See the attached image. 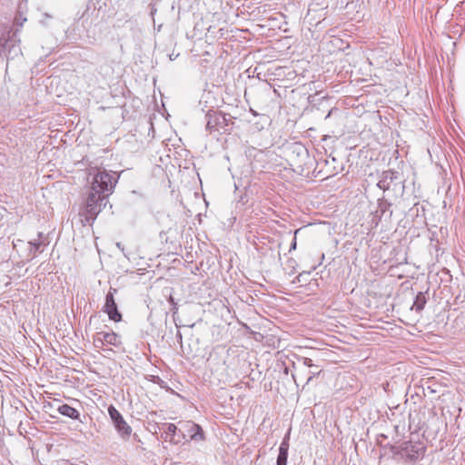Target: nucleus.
Wrapping results in <instances>:
<instances>
[{
    "instance_id": "f257e3e1",
    "label": "nucleus",
    "mask_w": 465,
    "mask_h": 465,
    "mask_svg": "<svg viewBox=\"0 0 465 465\" xmlns=\"http://www.w3.org/2000/svg\"><path fill=\"white\" fill-rule=\"evenodd\" d=\"M119 176H114L107 171L97 172L93 178L90 193L84 207L80 210L83 225H92L97 215L108 203V196L113 193Z\"/></svg>"
},
{
    "instance_id": "f03ea898",
    "label": "nucleus",
    "mask_w": 465,
    "mask_h": 465,
    "mask_svg": "<svg viewBox=\"0 0 465 465\" xmlns=\"http://www.w3.org/2000/svg\"><path fill=\"white\" fill-rule=\"evenodd\" d=\"M405 180L402 175L393 169H388L379 174L377 187L388 193L391 198L397 200L401 198L405 192Z\"/></svg>"
},
{
    "instance_id": "7ed1b4c3",
    "label": "nucleus",
    "mask_w": 465,
    "mask_h": 465,
    "mask_svg": "<svg viewBox=\"0 0 465 465\" xmlns=\"http://www.w3.org/2000/svg\"><path fill=\"white\" fill-rule=\"evenodd\" d=\"M390 450L393 459L414 463L424 457L426 447L420 442L406 440L391 445Z\"/></svg>"
},
{
    "instance_id": "20e7f679",
    "label": "nucleus",
    "mask_w": 465,
    "mask_h": 465,
    "mask_svg": "<svg viewBox=\"0 0 465 465\" xmlns=\"http://www.w3.org/2000/svg\"><path fill=\"white\" fill-rule=\"evenodd\" d=\"M108 414L121 439L124 440H129L133 430L131 426L124 420L123 415L113 405L108 407Z\"/></svg>"
},
{
    "instance_id": "39448f33",
    "label": "nucleus",
    "mask_w": 465,
    "mask_h": 465,
    "mask_svg": "<svg viewBox=\"0 0 465 465\" xmlns=\"http://www.w3.org/2000/svg\"><path fill=\"white\" fill-rule=\"evenodd\" d=\"M206 130L210 133H225L228 131V120L222 112L210 110L206 114Z\"/></svg>"
},
{
    "instance_id": "423d86ee",
    "label": "nucleus",
    "mask_w": 465,
    "mask_h": 465,
    "mask_svg": "<svg viewBox=\"0 0 465 465\" xmlns=\"http://www.w3.org/2000/svg\"><path fill=\"white\" fill-rule=\"evenodd\" d=\"M179 432L182 433L183 439L188 437L190 440L203 441L205 439L203 428L192 420L183 422L181 428H179Z\"/></svg>"
},
{
    "instance_id": "0eeeda50",
    "label": "nucleus",
    "mask_w": 465,
    "mask_h": 465,
    "mask_svg": "<svg viewBox=\"0 0 465 465\" xmlns=\"http://www.w3.org/2000/svg\"><path fill=\"white\" fill-rule=\"evenodd\" d=\"M117 292L115 288H110L108 293L105 296V303L104 306V312L107 313L109 319L114 322L122 321V313L118 311L117 304L114 300V294Z\"/></svg>"
},
{
    "instance_id": "6e6552de",
    "label": "nucleus",
    "mask_w": 465,
    "mask_h": 465,
    "mask_svg": "<svg viewBox=\"0 0 465 465\" xmlns=\"http://www.w3.org/2000/svg\"><path fill=\"white\" fill-rule=\"evenodd\" d=\"M391 206L392 203L386 199L385 195H383L381 198H379L377 201L375 217H377L379 221H381L382 218L390 220L393 213Z\"/></svg>"
},
{
    "instance_id": "1a4fd4ad",
    "label": "nucleus",
    "mask_w": 465,
    "mask_h": 465,
    "mask_svg": "<svg viewBox=\"0 0 465 465\" xmlns=\"http://www.w3.org/2000/svg\"><path fill=\"white\" fill-rule=\"evenodd\" d=\"M17 42H19V40L16 39L15 34H13L7 39L0 38V55L5 52H8V55L12 53H14L15 55L21 53L19 46L16 45Z\"/></svg>"
},
{
    "instance_id": "9d476101",
    "label": "nucleus",
    "mask_w": 465,
    "mask_h": 465,
    "mask_svg": "<svg viewBox=\"0 0 465 465\" xmlns=\"http://www.w3.org/2000/svg\"><path fill=\"white\" fill-rule=\"evenodd\" d=\"M163 433L162 438L165 441H170L173 444L181 443V439H176V434L179 432V428L173 423H162Z\"/></svg>"
},
{
    "instance_id": "9b49d317",
    "label": "nucleus",
    "mask_w": 465,
    "mask_h": 465,
    "mask_svg": "<svg viewBox=\"0 0 465 465\" xmlns=\"http://www.w3.org/2000/svg\"><path fill=\"white\" fill-rule=\"evenodd\" d=\"M336 162L337 159L335 157L330 156L328 159H324L317 163L318 165L323 163L326 167V170L324 171L325 178L334 176L341 172L342 168L336 166Z\"/></svg>"
},
{
    "instance_id": "f8f14e48",
    "label": "nucleus",
    "mask_w": 465,
    "mask_h": 465,
    "mask_svg": "<svg viewBox=\"0 0 465 465\" xmlns=\"http://www.w3.org/2000/svg\"><path fill=\"white\" fill-rule=\"evenodd\" d=\"M43 237V232L38 233V239L28 242L29 244V256L31 259L36 257L37 252L42 253L44 252L45 246L48 244L45 241L41 240Z\"/></svg>"
},
{
    "instance_id": "ddd939ff",
    "label": "nucleus",
    "mask_w": 465,
    "mask_h": 465,
    "mask_svg": "<svg viewBox=\"0 0 465 465\" xmlns=\"http://www.w3.org/2000/svg\"><path fill=\"white\" fill-rule=\"evenodd\" d=\"M289 450V436H285L279 447V454L276 460V465H287Z\"/></svg>"
},
{
    "instance_id": "4468645a",
    "label": "nucleus",
    "mask_w": 465,
    "mask_h": 465,
    "mask_svg": "<svg viewBox=\"0 0 465 465\" xmlns=\"http://www.w3.org/2000/svg\"><path fill=\"white\" fill-rule=\"evenodd\" d=\"M57 411L63 415V416H65V417H68L72 420H80V413L79 411L71 407L70 405L68 404H61L58 406L57 408Z\"/></svg>"
},
{
    "instance_id": "2eb2a0df",
    "label": "nucleus",
    "mask_w": 465,
    "mask_h": 465,
    "mask_svg": "<svg viewBox=\"0 0 465 465\" xmlns=\"http://www.w3.org/2000/svg\"><path fill=\"white\" fill-rule=\"evenodd\" d=\"M100 335L103 336V340L105 341V344L113 345L114 347H120L122 344L121 337L115 332L100 331Z\"/></svg>"
},
{
    "instance_id": "dca6fc26",
    "label": "nucleus",
    "mask_w": 465,
    "mask_h": 465,
    "mask_svg": "<svg viewBox=\"0 0 465 465\" xmlns=\"http://www.w3.org/2000/svg\"><path fill=\"white\" fill-rule=\"evenodd\" d=\"M427 292H419L415 297L411 309H414L417 312H420L427 303Z\"/></svg>"
},
{
    "instance_id": "f3484780",
    "label": "nucleus",
    "mask_w": 465,
    "mask_h": 465,
    "mask_svg": "<svg viewBox=\"0 0 465 465\" xmlns=\"http://www.w3.org/2000/svg\"><path fill=\"white\" fill-rule=\"evenodd\" d=\"M290 149L292 153L296 154L297 157H301L302 159L308 157V150L303 144L300 143H293Z\"/></svg>"
},
{
    "instance_id": "a211bd4d",
    "label": "nucleus",
    "mask_w": 465,
    "mask_h": 465,
    "mask_svg": "<svg viewBox=\"0 0 465 465\" xmlns=\"http://www.w3.org/2000/svg\"><path fill=\"white\" fill-rule=\"evenodd\" d=\"M94 344L96 348H102L105 344V341L103 340V336L100 335V332H97L94 336Z\"/></svg>"
},
{
    "instance_id": "6ab92c4d",
    "label": "nucleus",
    "mask_w": 465,
    "mask_h": 465,
    "mask_svg": "<svg viewBox=\"0 0 465 465\" xmlns=\"http://www.w3.org/2000/svg\"><path fill=\"white\" fill-rule=\"evenodd\" d=\"M321 372H322V369L319 366H318V368L312 367V370L310 371L311 376L307 379L306 383H309L312 380L313 377L320 375Z\"/></svg>"
},
{
    "instance_id": "aec40b11",
    "label": "nucleus",
    "mask_w": 465,
    "mask_h": 465,
    "mask_svg": "<svg viewBox=\"0 0 465 465\" xmlns=\"http://www.w3.org/2000/svg\"><path fill=\"white\" fill-rule=\"evenodd\" d=\"M309 274H310V272H302V273H300L299 275H297V276L295 277V279L292 281V282H293V283H300V282H302L306 281L304 278H305V276H307V275H309Z\"/></svg>"
},
{
    "instance_id": "412c9836",
    "label": "nucleus",
    "mask_w": 465,
    "mask_h": 465,
    "mask_svg": "<svg viewBox=\"0 0 465 465\" xmlns=\"http://www.w3.org/2000/svg\"><path fill=\"white\" fill-rule=\"evenodd\" d=\"M300 230H301V229H297V230H295V231H294V237H293V239H292V242L291 246H290V249H289V252H292V251H294V250H296V248H297L296 235H297V233L300 232Z\"/></svg>"
},
{
    "instance_id": "4be33fe9",
    "label": "nucleus",
    "mask_w": 465,
    "mask_h": 465,
    "mask_svg": "<svg viewBox=\"0 0 465 465\" xmlns=\"http://www.w3.org/2000/svg\"><path fill=\"white\" fill-rule=\"evenodd\" d=\"M301 360H302V364H303V365H305V366H307V367H310V368H312V367H316V368H318V365H314V364L312 363V359H310V358L302 357Z\"/></svg>"
},
{
    "instance_id": "5701e85b",
    "label": "nucleus",
    "mask_w": 465,
    "mask_h": 465,
    "mask_svg": "<svg viewBox=\"0 0 465 465\" xmlns=\"http://www.w3.org/2000/svg\"><path fill=\"white\" fill-rule=\"evenodd\" d=\"M116 247L124 253V257L129 258L128 254L124 251V246L122 242H116Z\"/></svg>"
},
{
    "instance_id": "b1692460",
    "label": "nucleus",
    "mask_w": 465,
    "mask_h": 465,
    "mask_svg": "<svg viewBox=\"0 0 465 465\" xmlns=\"http://www.w3.org/2000/svg\"><path fill=\"white\" fill-rule=\"evenodd\" d=\"M154 432H157V430H163L162 424L154 423L153 425Z\"/></svg>"
},
{
    "instance_id": "393cba45",
    "label": "nucleus",
    "mask_w": 465,
    "mask_h": 465,
    "mask_svg": "<svg viewBox=\"0 0 465 465\" xmlns=\"http://www.w3.org/2000/svg\"><path fill=\"white\" fill-rule=\"evenodd\" d=\"M171 310L173 311V314H175L177 312V311H178L177 303L172 304V309Z\"/></svg>"
},
{
    "instance_id": "a878e982",
    "label": "nucleus",
    "mask_w": 465,
    "mask_h": 465,
    "mask_svg": "<svg viewBox=\"0 0 465 465\" xmlns=\"http://www.w3.org/2000/svg\"><path fill=\"white\" fill-rule=\"evenodd\" d=\"M168 302L171 303V305H172V304H173V303H176V302H174V299H173V297L172 295H170V297H169V299H168Z\"/></svg>"
},
{
    "instance_id": "bb28decb",
    "label": "nucleus",
    "mask_w": 465,
    "mask_h": 465,
    "mask_svg": "<svg viewBox=\"0 0 465 465\" xmlns=\"http://www.w3.org/2000/svg\"><path fill=\"white\" fill-rule=\"evenodd\" d=\"M176 439H181V441L183 440V439L182 438V433H181V432H177V434H176Z\"/></svg>"
},
{
    "instance_id": "cd10ccee",
    "label": "nucleus",
    "mask_w": 465,
    "mask_h": 465,
    "mask_svg": "<svg viewBox=\"0 0 465 465\" xmlns=\"http://www.w3.org/2000/svg\"><path fill=\"white\" fill-rule=\"evenodd\" d=\"M288 371H289V370H288V367H285V368H284V373H285V374H288Z\"/></svg>"
},
{
    "instance_id": "c85d7f7f",
    "label": "nucleus",
    "mask_w": 465,
    "mask_h": 465,
    "mask_svg": "<svg viewBox=\"0 0 465 465\" xmlns=\"http://www.w3.org/2000/svg\"><path fill=\"white\" fill-rule=\"evenodd\" d=\"M331 112H329V113H328V114H327L326 118H328V117L331 115Z\"/></svg>"
}]
</instances>
